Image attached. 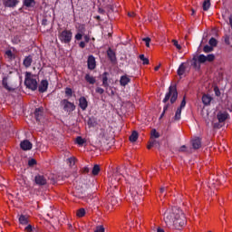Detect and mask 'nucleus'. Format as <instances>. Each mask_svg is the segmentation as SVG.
Wrapping results in <instances>:
<instances>
[{
    "label": "nucleus",
    "mask_w": 232,
    "mask_h": 232,
    "mask_svg": "<svg viewBox=\"0 0 232 232\" xmlns=\"http://www.w3.org/2000/svg\"><path fill=\"white\" fill-rule=\"evenodd\" d=\"M163 220L169 229H180L186 226V216L182 209L173 207L164 213Z\"/></svg>",
    "instance_id": "1"
},
{
    "label": "nucleus",
    "mask_w": 232,
    "mask_h": 232,
    "mask_svg": "<svg viewBox=\"0 0 232 232\" xmlns=\"http://www.w3.org/2000/svg\"><path fill=\"white\" fill-rule=\"evenodd\" d=\"M179 98V92H177V87L169 86V92L166 93L165 98L163 99V102H167L170 99L171 104L176 102L177 99Z\"/></svg>",
    "instance_id": "2"
},
{
    "label": "nucleus",
    "mask_w": 232,
    "mask_h": 232,
    "mask_svg": "<svg viewBox=\"0 0 232 232\" xmlns=\"http://www.w3.org/2000/svg\"><path fill=\"white\" fill-rule=\"evenodd\" d=\"M24 84L27 88H29V90H33V92L37 90V80L35 79V76L30 72H26L25 74Z\"/></svg>",
    "instance_id": "3"
},
{
    "label": "nucleus",
    "mask_w": 232,
    "mask_h": 232,
    "mask_svg": "<svg viewBox=\"0 0 232 232\" xmlns=\"http://www.w3.org/2000/svg\"><path fill=\"white\" fill-rule=\"evenodd\" d=\"M73 37V33H72V30H63L59 33L58 39L61 41V43H63V44H69V43H72V38Z\"/></svg>",
    "instance_id": "4"
},
{
    "label": "nucleus",
    "mask_w": 232,
    "mask_h": 232,
    "mask_svg": "<svg viewBox=\"0 0 232 232\" xmlns=\"http://www.w3.org/2000/svg\"><path fill=\"white\" fill-rule=\"evenodd\" d=\"M215 61V54L204 55L200 54L197 58H194V66H197V63L203 64V63H213Z\"/></svg>",
    "instance_id": "5"
},
{
    "label": "nucleus",
    "mask_w": 232,
    "mask_h": 232,
    "mask_svg": "<svg viewBox=\"0 0 232 232\" xmlns=\"http://www.w3.org/2000/svg\"><path fill=\"white\" fill-rule=\"evenodd\" d=\"M2 84L7 92H14L15 90V87L17 86L15 84V81L12 79V77L7 76L3 79Z\"/></svg>",
    "instance_id": "6"
},
{
    "label": "nucleus",
    "mask_w": 232,
    "mask_h": 232,
    "mask_svg": "<svg viewBox=\"0 0 232 232\" xmlns=\"http://www.w3.org/2000/svg\"><path fill=\"white\" fill-rule=\"evenodd\" d=\"M61 106L67 113H72V111H75V104L66 99L61 102Z\"/></svg>",
    "instance_id": "7"
},
{
    "label": "nucleus",
    "mask_w": 232,
    "mask_h": 232,
    "mask_svg": "<svg viewBox=\"0 0 232 232\" xmlns=\"http://www.w3.org/2000/svg\"><path fill=\"white\" fill-rule=\"evenodd\" d=\"M122 177L123 176L119 172H115L114 174H112V176L109 178L111 188V186L112 188H117V186H119V182L122 180Z\"/></svg>",
    "instance_id": "8"
},
{
    "label": "nucleus",
    "mask_w": 232,
    "mask_h": 232,
    "mask_svg": "<svg viewBox=\"0 0 232 232\" xmlns=\"http://www.w3.org/2000/svg\"><path fill=\"white\" fill-rule=\"evenodd\" d=\"M3 5L6 8H15L19 5V0H4Z\"/></svg>",
    "instance_id": "9"
},
{
    "label": "nucleus",
    "mask_w": 232,
    "mask_h": 232,
    "mask_svg": "<svg viewBox=\"0 0 232 232\" xmlns=\"http://www.w3.org/2000/svg\"><path fill=\"white\" fill-rule=\"evenodd\" d=\"M229 117V113H227V111H219L217 114V119L218 121V122H226V121H227Z\"/></svg>",
    "instance_id": "10"
},
{
    "label": "nucleus",
    "mask_w": 232,
    "mask_h": 232,
    "mask_svg": "<svg viewBox=\"0 0 232 232\" xmlns=\"http://www.w3.org/2000/svg\"><path fill=\"white\" fill-rule=\"evenodd\" d=\"M32 147H33L32 142H30V140H25L20 143V148L24 151H29L30 150H32Z\"/></svg>",
    "instance_id": "11"
},
{
    "label": "nucleus",
    "mask_w": 232,
    "mask_h": 232,
    "mask_svg": "<svg viewBox=\"0 0 232 232\" xmlns=\"http://www.w3.org/2000/svg\"><path fill=\"white\" fill-rule=\"evenodd\" d=\"M79 107L81 108V110H82V111H86V108H88V100H86V97H80Z\"/></svg>",
    "instance_id": "12"
},
{
    "label": "nucleus",
    "mask_w": 232,
    "mask_h": 232,
    "mask_svg": "<svg viewBox=\"0 0 232 232\" xmlns=\"http://www.w3.org/2000/svg\"><path fill=\"white\" fill-rule=\"evenodd\" d=\"M87 64H88L89 70H95V67L97 66V64L95 62V57L93 55H90L88 57Z\"/></svg>",
    "instance_id": "13"
},
{
    "label": "nucleus",
    "mask_w": 232,
    "mask_h": 232,
    "mask_svg": "<svg viewBox=\"0 0 232 232\" xmlns=\"http://www.w3.org/2000/svg\"><path fill=\"white\" fill-rule=\"evenodd\" d=\"M130 82H131V78H130V76H128L127 74L122 75L120 79L121 86H128Z\"/></svg>",
    "instance_id": "14"
},
{
    "label": "nucleus",
    "mask_w": 232,
    "mask_h": 232,
    "mask_svg": "<svg viewBox=\"0 0 232 232\" xmlns=\"http://www.w3.org/2000/svg\"><path fill=\"white\" fill-rule=\"evenodd\" d=\"M34 181L38 186H44L46 184V178H44V176L37 175L34 178Z\"/></svg>",
    "instance_id": "15"
},
{
    "label": "nucleus",
    "mask_w": 232,
    "mask_h": 232,
    "mask_svg": "<svg viewBox=\"0 0 232 232\" xmlns=\"http://www.w3.org/2000/svg\"><path fill=\"white\" fill-rule=\"evenodd\" d=\"M40 93H44L48 90V81L43 80L38 87Z\"/></svg>",
    "instance_id": "16"
},
{
    "label": "nucleus",
    "mask_w": 232,
    "mask_h": 232,
    "mask_svg": "<svg viewBox=\"0 0 232 232\" xmlns=\"http://www.w3.org/2000/svg\"><path fill=\"white\" fill-rule=\"evenodd\" d=\"M211 101H213V98L209 94H204L202 96V102L205 106H209V104H211Z\"/></svg>",
    "instance_id": "17"
},
{
    "label": "nucleus",
    "mask_w": 232,
    "mask_h": 232,
    "mask_svg": "<svg viewBox=\"0 0 232 232\" xmlns=\"http://www.w3.org/2000/svg\"><path fill=\"white\" fill-rule=\"evenodd\" d=\"M192 146H193L194 150H198V148H200V146H202V142L200 141V138H194L192 140Z\"/></svg>",
    "instance_id": "18"
},
{
    "label": "nucleus",
    "mask_w": 232,
    "mask_h": 232,
    "mask_svg": "<svg viewBox=\"0 0 232 232\" xmlns=\"http://www.w3.org/2000/svg\"><path fill=\"white\" fill-rule=\"evenodd\" d=\"M24 6H26V8H34V6H35V0H24Z\"/></svg>",
    "instance_id": "19"
},
{
    "label": "nucleus",
    "mask_w": 232,
    "mask_h": 232,
    "mask_svg": "<svg viewBox=\"0 0 232 232\" xmlns=\"http://www.w3.org/2000/svg\"><path fill=\"white\" fill-rule=\"evenodd\" d=\"M32 63H33L32 56H26L24 60V66H25V68H30V66H32Z\"/></svg>",
    "instance_id": "20"
},
{
    "label": "nucleus",
    "mask_w": 232,
    "mask_h": 232,
    "mask_svg": "<svg viewBox=\"0 0 232 232\" xmlns=\"http://www.w3.org/2000/svg\"><path fill=\"white\" fill-rule=\"evenodd\" d=\"M34 116L36 121H41V117H43V108H37L34 111Z\"/></svg>",
    "instance_id": "21"
},
{
    "label": "nucleus",
    "mask_w": 232,
    "mask_h": 232,
    "mask_svg": "<svg viewBox=\"0 0 232 232\" xmlns=\"http://www.w3.org/2000/svg\"><path fill=\"white\" fill-rule=\"evenodd\" d=\"M137 139H139V133L136 130H134L130 136V142H137Z\"/></svg>",
    "instance_id": "22"
},
{
    "label": "nucleus",
    "mask_w": 232,
    "mask_h": 232,
    "mask_svg": "<svg viewBox=\"0 0 232 232\" xmlns=\"http://www.w3.org/2000/svg\"><path fill=\"white\" fill-rule=\"evenodd\" d=\"M85 81L89 82V84H95V77L90 74L85 75Z\"/></svg>",
    "instance_id": "23"
},
{
    "label": "nucleus",
    "mask_w": 232,
    "mask_h": 232,
    "mask_svg": "<svg viewBox=\"0 0 232 232\" xmlns=\"http://www.w3.org/2000/svg\"><path fill=\"white\" fill-rule=\"evenodd\" d=\"M102 86H104V88H108L109 84H108V72H104L102 74Z\"/></svg>",
    "instance_id": "24"
},
{
    "label": "nucleus",
    "mask_w": 232,
    "mask_h": 232,
    "mask_svg": "<svg viewBox=\"0 0 232 232\" xmlns=\"http://www.w3.org/2000/svg\"><path fill=\"white\" fill-rule=\"evenodd\" d=\"M211 6V2L210 0H205L203 3V10L205 12H208V10H209V7Z\"/></svg>",
    "instance_id": "25"
},
{
    "label": "nucleus",
    "mask_w": 232,
    "mask_h": 232,
    "mask_svg": "<svg viewBox=\"0 0 232 232\" xmlns=\"http://www.w3.org/2000/svg\"><path fill=\"white\" fill-rule=\"evenodd\" d=\"M186 72V65L181 63L178 69V75H182Z\"/></svg>",
    "instance_id": "26"
},
{
    "label": "nucleus",
    "mask_w": 232,
    "mask_h": 232,
    "mask_svg": "<svg viewBox=\"0 0 232 232\" xmlns=\"http://www.w3.org/2000/svg\"><path fill=\"white\" fill-rule=\"evenodd\" d=\"M100 171H101V167L99 165H94V167L92 168V174L94 176H97L99 175Z\"/></svg>",
    "instance_id": "27"
},
{
    "label": "nucleus",
    "mask_w": 232,
    "mask_h": 232,
    "mask_svg": "<svg viewBox=\"0 0 232 232\" xmlns=\"http://www.w3.org/2000/svg\"><path fill=\"white\" fill-rule=\"evenodd\" d=\"M160 137V134L157 131V130L153 129L150 131V139H159Z\"/></svg>",
    "instance_id": "28"
},
{
    "label": "nucleus",
    "mask_w": 232,
    "mask_h": 232,
    "mask_svg": "<svg viewBox=\"0 0 232 232\" xmlns=\"http://www.w3.org/2000/svg\"><path fill=\"white\" fill-rule=\"evenodd\" d=\"M19 222L20 224L26 226V224H28V218H26L25 216H20L19 218Z\"/></svg>",
    "instance_id": "29"
},
{
    "label": "nucleus",
    "mask_w": 232,
    "mask_h": 232,
    "mask_svg": "<svg viewBox=\"0 0 232 232\" xmlns=\"http://www.w3.org/2000/svg\"><path fill=\"white\" fill-rule=\"evenodd\" d=\"M156 144H157V140H155V138H150L149 145L147 146L148 150H151L153 146H155Z\"/></svg>",
    "instance_id": "30"
},
{
    "label": "nucleus",
    "mask_w": 232,
    "mask_h": 232,
    "mask_svg": "<svg viewBox=\"0 0 232 232\" xmlns=\"http://www.w3.org/2000/svg\"><path fill=\"white\" fill-rule=\"evenodd\" d=\"M180 115H182V110L177 109L174 119L175 121H180Z\"/></svg>",
    "instance_id": "31"
},
{
    "label": "nucleus",
    "mask_w": 232,
    "mask_h": 232,
    "mask_svg": "<svg viewBox=\"0 0 232 232\" xmlns=\"http://www.w3.org/2000/svg\"><path fill=\"white\" fill-rule=\"evenodd\" d=\"M77 217H79V218H82V217H84L86 215V210H84V208H80L77 213H76Z\"/></svg>",
    "instance_id": "32"
},
{
    "label": "nucleus",
    "mask_w": 232,
    "mask_h": 232,
    "mask_svg": "<svg viewBox=\"0 0 232 232\" xmlns=\"http://www.w3.org/2000/svg\"><path fill=\"white\" fill-rule=\"evenodd\" d=\"M84 142H86V140L82 139V137L78 136L76 138V144H78L79 146H82V144H84Z\"/></svg>",
    "instance_id": "33"
},
{
    "label": "nucleus",
    "mask_w": 232,
    "mask_h": 232,
    "mask_svg": "<svg viewBox=\"0 0 232 232\" xmlns=\"http://www.w3.org/2000/svg\"><path fill=\"white\" fill-rule=\"evenodd\" d=\"M140 59L142 61V64H150V60L144 54H140Z\"/></svg>",
    "instance_id": "34"
},
{
    "label": "nucleus",
    "mask_w": 232,
    "mask_h": 232,
    "mask_svg": "<svg viewBox=\"0 0 232 232\" xmlns=\"http://www.w3.org/2000/svg\"><path fill=\"white\" fill-rule=\"evenodd\" d=\"M86 32V27L84 24H80L78 26V34H84Z\"/></svg>",
    "instance_id": "35"
},
{
    "label": "nucleus",
    "mask_w": 232,
    "mask_h": 232,
    "mask_svg": "<svg viewBox=\"0 0 232 232\" xmlns=\"http://www.w3.org/2000/svg\"><path fill=\"white\" fill-rule=\"evenodd\" d=\"M203 52H205V53H209V52H213V47L209 45H205Z\"/></svg>",
    "instance_id": "36"
},
{
    "label": "nucleus",
    "mask_w": 232,
    "mask_h": 232,
    "mask_svg": "<svg viewBox=\"0 0 232 232\" xmlns=\"http://www.w3.org/2000/svg\"><path fill=\"white\" fill-rule=\"evenodd\" d=\"M142 41L145 43L147 48H150V43H151V38L146 37V38H143Z\"/></svg>",
    "instance_id": "37"
},
{
    "label": "nucleus",
    "mask_w": 232,
    "mask_h": 232,
    "mask_svg": "<svg viewBox=\"0 0 232 232\" xmlns=\"http://www.w3.org/2000/svg\"><path fill=\"white\" fill-rule=\"evenodd\" d=\"M65 94H66L68 97H72V95H73V91H72L71 88H66V89H65Z\"/></svg>",
    "instance_id": "38"
},
{
    "label": "nucleus",
    "mask_w": 232,
    "mask_h": 232,
    "mask_svg": "<svg viewBox=\"0 0 232 232\" xmlns=\"http://www.w3.org/2000/svg\"><path fill=\"white\" fill-rule=\"evenodd\" d=\"M172 43H173L174 46H176L177 50H182V46H180V44H179V41L172 40Z\"/></svg>",
    "instance_id": "39"
},
{
    "label": "nucleus",
    "mask_w": 232,
    "mask_h": 232,
    "mask_svg": "<svg viewBox=\"0 0 232 232\" xmlns=\"http://www.w3.org/2000/svg\"><path fill=\"white\" fill-rule=\"evenodd\" d=\"M83 35H84V34H82V33H77L74 36V39H76V41H81V39H82Z\"/></svg>",
    "instance_id": "40"
},
{
    "label": "nucleus",
    "mask_w": 232,
    "mask_h": 232,
    "mask_svg": "<svg viewBox=\"0 0 232 232\" xmlns=\"http://www.w3.org/2000/svg\"><path fill=\"white\" fill-rule=\"evenodd\" d=\"M75 158H69L68 159V162H69V166L72 167L75 166Z\"/></svg>",
    "instance_id": "41"
},
{
    "label": "nucleus",
    "mask_w": 232,
    "mask_h": 232,
    "mask_svg": "<svg viewBox=\"0 0 232 232\" xmlns=\"http://www.w3.org/2000/svg\"><path fill=\"white\" fill-rule=\"evenodd\" d=\"M5 55L8 57V59H13L14 58V53H12L11 50H7L5 52Z\"/></svg>",
    "instance_id": "42"
},
{
    "label": "nucleus",
    "mask_w": 232,
    "mask_h": 232,
    "mask_svg": "<svg viewBox=\"0 0 232 232\" xmlns=\"http://www.w3.org/2000/svg\"><path fill=\"white\" fill-rule=\"evenodd\" d=\"M37 164V161L34 159H31L28 160V166H35Z\"/></svg>",
    "instance_id": "43"
},
{
    "label": "nucleus",
    "mask_w": 232,
    "mask_h": 232,
    "mask_svg": "<svg viewBox=\"0 0 232 232\" xmlns=\"http://www.w3.org/2000/svg\"><path fill=\"white\" fill-rule=\"evenodd\" d=\"M107 53H108V56L110 57V59H115V53H113V51L109 50L107 52Z\"/></svg>",
    "instance_id": "44"
},
{
    "label": "nucleus",
    "mask_w": 232,
    "mask_h": 232,
    "mask_svg": "<svg viewBox=\"0 0 232 232\" xmlns=\"http://www.w3.org/2000/svg\"><path fill=\"white\" fill-rule=\"evenodd\" d=\"M209 44H210V46H217V39L211 38L209 40Z\"/></svg>",
    "instance_id": "45"
},
{
    "label": "nucleus",
    "mask_w": 232,
    "mask_h": 232,
    "mask_svg": "<svg viewBox=\"0 0 232 232\" xmlns=\"http://www.w3.org/2000/svg\"><path fill=\"white\" fill-rule=\"evenodd\" d=\"M183 108H186V98H183L180 106L178 109L182 110Z\"/></svg>",
    "instance_id": "46"
},
{
    "label": "nucleus",
    "mask_w": 232,
    "mask_h": 232,
    "mask_svg": "<svg viewBox=\"0 0 232 232\" xmlns=\"http://www.w3.org/2000/svg\"><path fill=\"white\" fill-rule=\"evenodd\" d=\"M94 232H104V227L102 226L96 227V229Z\"/></svg>",
    "instance_id": "47"
},
{
    "label": "nucleus",
    "mask_w": 232,
    "mask_h": 232,
    "mask_svg": "<svg viewBox=\"0 0 232 232\" xmlns=\"http://www.w3.org/2000/svg\"><path fill=\"white\" fill-rule=\"evenodd\" d=\"M96 93H100V95H102V93H104V89L101 87L96 88Z\"/></svg>",
    "instance_id": "48"
},
{
    "label": "nucleus",
    "mask_w": 232,
    "mask_h": 232,
    "mask_svg": "<svg viewBox=\"0 0 232 232\" xmlns=\"http://www.w3.org/2000/svg\"><path fill=\"white\" fill-rule=\"evenodd\" d=\"M111 204L115 207L117 206V198H111Z\"/></svg>",
    "instance_id": "49"
},
{
    "label": "nucleus",
    "mask_w": 232,
    "mask_h": 232,
    "mask_svg": "<svg viewBox=\"0 0 232 232\" xmlns=\"http://www.w3.org/2000/svg\"><path fill=\"white\" fill-rule=\"evenodd\" d=\"M25 231H26V232H32V231H34V227H32V225H28V226L25 227Z\"/></svg>",
    "instance_id": "50"
},
{
    "label": "nucleus",
    "mask_w": 232,
    "mask_h": 232,
    "mask_svg": "<svg viewBox=\"0 0 232 232\" xmlns=\"http://www.w3.org/2000/svg\"><path fill=\"white\" fill-rule=\"evenodd\" d=\"M214 92H215L217 97H220V90H218V87L214 88Z\"/></svg>",
    "instance_id": "51"
},
{
    "label": "nucleus",
    "mask_w": 232,
    "mask_h": 232,
    "mask_svg": "<svg viewBox=\"0 0 232 232\" xmlns=\"http://www.w3.org/2000/svg\"><path fill=\"white\" fill-rule=\"evenodd\" d=\"M107 10L108 12H115V8L113 7V5L107 6Z\"/></svg>",
    "instance_id": "52"
},
{
    "label": "nucleus",
    "mask_w": 232,
    "mask_h": 232,
    "mask_svg": "<svg viewBox=\"0 0 232 232\" xmlns=\"http://www.w3.org/2000/svg\"><path fill=\"white\" fill-rule=\"evenodd\" d=\"M85 43H90V36L88 34L83 35Z\"/></svg>",
    "instance_id": "53"
},
{
    "label": "nucleus",
    "mask_w": 232,
    "mask_h": 232,
    "mask_svg": "<svg viewBox=\"0 0 232 232\" xmlns=\"http://www.w3.org/2000/svg\"><path fill=\"white\" fill-rule=\"evenodd\" d=\"M82 172H83V173H90V168L84 167V168L82 169Z\"/></svg>",
    "instance_id": "54"
},
{
    "label": "nucleus",
    "mask_w": 232,
    "mask_h": 232,
    "mask_svg": "<svg viewBox=\"0 0 232 232\" xmlns=\"http://www.w3.org/2000/svg\"><path fill=\"white\" fill-rule=\"evenodd\" d=\"M79 46H80V48H85L86 47V43L85 42H81Z\"/></svg>",
    "instance_id": "55"
},
{
    "label": "nucleus",
    "mask_w": 232,
    "mask_h": 232,
    "mask_svg": "<svg viewBox=\"0 0 232 232\" xmlns=\"http://www.w3.org/2000/svg\"><path fill=\"white\" fill-rule=\"evenodd\" d=\"M179 151H186V146H181L180 148H179Z\"/></svg>",
    "instance_id": "56"
},
{
    "label": "nucleus",
    "mask_w": 232,
    "mask_h": 232,
    "mask_svg": "<svg viewBox=\"0 0 232 232\" xmlns=\"http://www.w3.org/2000/svg\"><path fill=\"white\" fill-rule=\"evenodd\" d=\"M128 15H129V17H135V13H133V12L129 13Z\"/></svg>",
    "instance_id": "57"
},
{
    "label": "nucleus",
    "mask_w": 232,
    "mask_h": 232,
    "mask_svg": "<svg viewBox=\"0 0 232 232\" xmlns=\"http://www.w3.org/2000/svg\"><path fill=\"white\" fill-rule=\"evenodd\" d=\"M98 12H99V14H104V9L99 8Z\"/></svg>",
    "instance_id": "58"
},
{
    "label": "nucleus",
    "mask_w": 232,
    "mask_h": 232,
    "mask_svg": "<svg viewBox=\"0 0 232 232\" xmlns=\"http://www.w3.org/2000/svg\"><path fill=\"white\" fill-rule=\"evenodd\" d=\"M160 69V65H158L154 68L155 72H159V70Z\"/></svg>",
    "instance_id": "59"
},
{
    "label": "nucleus",
    "mask_w": 232,
    "mask_h": 232,
    "mask_svg": "<svg viewBox=\"0 0 232 232\" xmlns=\"http://www.w3.org/2000/svg\"><path fill=\"white\" fill-rule=\"evenodd\" d=\"M158 232H164V229L158 228Z\"/></svg>",
    "instance_id": "60"
},
{
    "label": "nucleus",
    "mask_w": 232,
    "mask_h": 232,
    "mask_svg": "<svg viewBox=\"0 0 232 232\" xmlns=\"http://www.w3.org/2000/svg\"><path fill=\"white\" fill-rule=\"evenodd\" d=\"M160 193H164V188H160Z\"/></svg>",
    "instance_id": "61"
},
{
    "label": "nucleus",
    "mask_w": 232,
    "mask_h": 232,
    "mask_svg": "<svg viewBox=\"0 0 232 232\" xmlns=\"http://www.w3.org/2000/svg\"><path fill=\"white\" fill-rule=\"evenodd\" d=\"M192 15H195V11L192 9Z\"/></svg>",
    "instance_id": "62"
},
{
    "label": "nucleus",
    "mask_w": 232,
    "mask_h": 232,
    "mask_svg": "<svg viewBox=\"0 0 232 232\" xmlns=\"http://www.w3.org/2000/svg\"><path fill=\"white\" fill-rule=\"evenodd\" d=\"M96 19L100 20V19H101V16H99V15H98V16H96Z\"/></svg>",
    "instance_id": "63"
},
{
    "label": "nucleus",
    "mask_w": 232,
    "mask_h": 232,
    "mask_svg": "<svg viewBox=\"0 0 232 232\" xmlns=\"http://www.w3.org/2000/svg\"><path fill=\"white\" fill-rule=\"evenodd\" d=\"M166 110H168V107H164V111H166Z\"/></svg>",
    "instance_id": "64"
}]
</instances>
